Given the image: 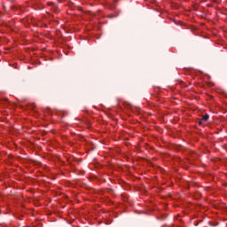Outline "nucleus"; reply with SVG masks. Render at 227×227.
Returning a JSON list of instances; mask_svg holds the SVG:
<instances>
[{
	"instance_id": "obj_1",
	"label": "nucleus",
	"mask_w": 227,
	"mask_h": 227,
	"mask_svg": "<svg viewBox=\"0 0 227 227\" xmlns=\"http://www.w3.org/2000/svg\"><path fill=\"white\" fill-rule=\"evenodd\" d=\"M210 118V116L208 114H206L205 116H203L201 118V121H208V119Z\"/></svg>"
},
{
	"instance_id": "obj_2",
	"label": "nucleus",
	"mask_w": 227,
	"mask_h": 227,
	"mask_svg": "<svg viewBox=\"0 0 227 227\" xmlns=\"http://www.w3.org/2000/svg\"><path fill=\"white\" fill-rule=\"evenodd\" d=\"M199 125H203V121L201 119L199 121Z\"/></svg>"
}]
</instances>
